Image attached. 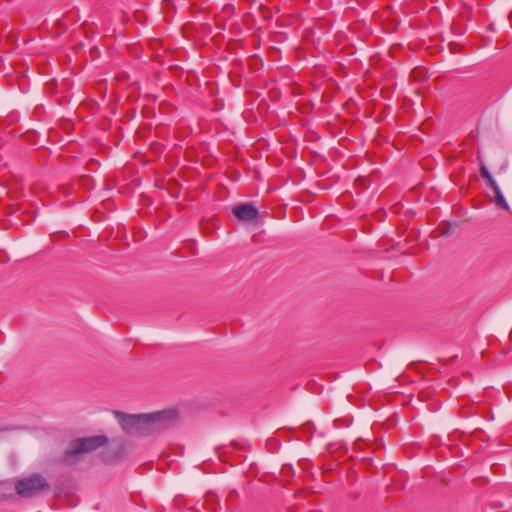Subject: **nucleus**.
Wrapping results in <instances>:
<instances>
[{
	"instance_id": "423d86ee",
	"label": "nucleus",
	"mask_w": 512,
	"mask_h": 512,
	"mask_svg": "<svg viewBox=\"0 0 512 512\" xmlns=\"http://www.w3.org/2000/svg\"><path fill=\"white\" fill-rule=\"evenodd\" d=\"M160 44H161V42L158 39H152L149 43L150 48L153 50H156Z\"/></svg>"
},
{
	"instance_id": "f03ea898",
	"label": "nucleus",
	"mask_w": 512,
	"mask_h": 512,
	"mask_svg": "<svg viewBox=\"0 0 512 512\" xmlns=\"http://www.w3.org/2000/svg\"><path fill=\"white\" fill-rule=\"evenodd\" d=\"M107 442L108 438L103 435L78 438L71 443L65 455L67 458H72L79 454L90 453L104 446Z\"/></svg>"
},
{
	"instance_id": "39448f33",
	"label": "nucleus",
	"mask_w": 512,
	"mask_h": 512,
	"mask_svg": "<svg viewBox=\"0 0 512 512\" xmlns=\"http://www.w3.org/2000/svg\"><path fill=\"white\" fill-rule=\"evenodd\" d=\"M232 214L240 221L255 222L259 218L256 207L250 203L240 204L232 208Z\"/></svg>"
},
{
	"instance_id": "20e7f679",
	"label": "nucleus",
	"mask_w": 512,
	"mask_h": 512,
	"mask_svg": "<svg viewBox=\"0 0 512 512\" xmlns=\"http://www.w3.org/2000/svg\"><path fill=\"white\" fill-rule=\"evenodd\" d=\"M480 174L481 177L487 182V185L493 190L495 204L502 209L508 210V203L506 202L496 181L492 178L491 174L489 173L488 169L484 164L480 165Z\"/></svg>"
},
{
	"instance_id": "f257e3e1",
	"label": "nucleus",
	"mask_w": 512,
	"mask_h": 512,
	"mask_svg": "<svg viewBox=\"0 0 512 512\" xmlns=\"http://www.w3.org/2000/svg\"><path fill=\"white\" fill-rule=\"evenodd\" d=\"M14 486L17 495L22 498H32L50 489L47 479L39 473L16 480Z\"/></svg>"
},
{
	"instance_id": "6e6552de",
	"label": "nucleus",
	"mask_w": 512,
	"mask_h": 512,
	"mask_svg": "<svg viewBox=\"0 0 512 512\" xmlns=\"http://www.w3.org/2000/svg\"><path fill=\"white\" fill-rule=\"evenodd\" d=\"M8 498H9V496H5V495L0 496V500H7Z\"/></svg>"
},
{
	"instance_id": "7ed1b4c3",
	"label": "nucleus",
	"mask_w": 512,
	"mask_h": 512,
	"mask_svg": "<svg viewBox=\"0 0 512 512\" xmlns=\"http://www.w3.org/2000/svg\"><path fill=\"white\" fill-rule=\"evenodd\" d=\"M173 416L172 412L162 411L154 414H141V415H127L121 419V424L124 429H131L132 427L141 423H154L162 421L168 417Z\"/></svg>"
},
{
	"instance_id": "0eeeda50",
	"label": "nucleus",
	"mask_w": 512,
	"mask_h": 512,
	"mask_svg": "<svg viewBox=\"0 0 512 512\" xmlns=\"http://www.w3.org/2000/svg\"><path fill=\"white\" fill-rule=\"evenodd\" d=\"M424 73V70L421 69V68H416L412 71V76L413 77H416V76H421L422 74Z\"/></svg>"
}]
</instances>
